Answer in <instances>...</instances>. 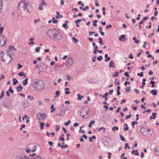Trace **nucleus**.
<instances>
[{"label": "nucleus", "mask_w": 159, "mask_h": 159, "mask_svg": "<svg viewBox=\"0 0 159 159\" xmlns=\"http://www.w3.org/2000/svg\"><path fill=\"white\" fill-rule=\"evenodd\" d=\"M157 90H152L150 91L151 93L154 95H156L157 94Z\"/></svg>", "instance_id": "4468645a"}, {"label": "nucleus", "mask_w": 159, "mask_h": 159, "mask_svg": "<svg viewBox=\"0 0 159 159\" xmlns=\"http://www.w3.org/2000/svg\"><path fill=\"white\" fill-rule=\"evenodd\" d=\"M82 20L81 19H78V20H75V24H78V23H80L81 21Z\"/></svg>", "instance_id": "72a5a7b5"}, {"label": "nucleus", "mask_w": 159, "mask_h": 159, "mask_svg": "<svg viewBox=\"0 0 159 159\" xmlns=\"http://www.w3.org/2000/svg\"><path fill=\"white\" fill-rule=\"evenodd\" d=\"M78 4H80L82 6H84V4L83 3H82L81 1H79L78 2Z\"/></svg>", "instance_id": "338daca9"}, {"label": "nucleus", "mask_w": 159, "mask_h": 159, "mask_svg": "<svg viewBox=\"0 0 159 159\" xmlns=\"http://www.w3.org/2000/svg\"><path fill=\"white\" fill-rule=\"evenodd\" d=\"M28 78H26L24 80L22 84L23 85L25 86L28 84Z\"/></svg>", "instance_id": "2eb2a0df"}, {"label": "nucleus", "mask_w": 159, "mask_h": 159, "mask_svg": "<svg viewBox=\"0 0 159 159\" xmlns=\"http://www.w3.org/2000/svg\"><path fill=\"white\" fill-rule=\"evenodd\" d=\"M56 30V29L55 28L49 29L47 31L46 34L51 39H52V37H51V34H52V35H53Z\"/></svg>", "instance_id": "20e7f679"}, {"label": "nucleus", "mask_w": 159, "mask_h": 159, "mask_svg": "<svg viewBox=\"0 0 159 159\" xmlns=\"http://www.w3.org/2000/svg\"><path fill=\"white\" fill-rule=\"evenodd\" d=\"M96 57L95 55L93 56L92 57V60H93V62H95L96 61Z\"/></svg>", "instance_id": "de8ad7c7"}, {"label": "nucleus", "mask_w": 159, "mask_h": 159, "mask_svg": "<svg viewBox=\"0 0 159 159\" xmlns=\"http://www.w3.org/2000/svg\"><path fill=\"white\" fill-rule=\"evenodd\" d=\"M98 40H99V43L101 45H103V44H102L103 42L102 38H101L99 37L98 39Z\"/></svg>", "instance_id": "c03bdc74"}, {"label": "nucleus", "mask_w": 159, "mask_h": 159, "mask_svg": "<svg viewBox=\"0 0 159 159\" xmlns=\"http://www.w3.org/2000/svg\"><path fill=\"white\" fill-rule=\"evenodd\" d=\"M131 116V114H129V115H126L125 116V118L126 119H128V118H129Z\"/></svg>", "instance_id": "052dcab7"}, {"label": "nucleus", "mask_w": 159, "mask_h": 159, "mask_svg": "<svg viewBox=\"0 0 159 159\" xmlns=\"http://www.w3.org/2000/svg\"><path fill=\"white\" fill-rule=\"evenodd\" d=\"M72 63V59L71 58H69L68 59H67L66 60L65 66H70Z\"/></svg>", "instance_id": "6e6552de"}, {"label": "nucleus", "mask_w": 159, "mask_h": 159, "mask_svg": "<svg viewBox=\"0 0 159 159\" xmlns=\"http://www.w3.org/2000/svg\"><path fill=\"white\" fill-rule=\"evenodd\" d=\"M40 48L39 47H37L35 49V51L37 52H39V49Z\"/></svg>", "instance_id": "603ef678"}, {"label": "nucleus", "mask_w": 159, "mask_h": 159, "mask_svg": "<svg viewBox=\"0 0 159 159\" xmlns=\"http://www.w3.org/2000/svg\"><path fill=\"white\" fill-rule=\"evenodd\" d=\"M13 84L14 85H15L16 84V83H17L18 82V81L17 80H16V78H13Z\"/></svg>", "instance_id": "393cba45"}, {"label": "nucleus", "mask_w": 159, "mask_h": 159, "mask_svg": "<svg viewBox=\"0 0 159 159\" xmlns=\"http://www.w3.org/2000/svg\"><path fill=\"white\" fill-rule=\"evenodd\" d=\"M56 127H57V128L56 129V131H58L60 128V126L57 125Z\"/></svg>", "instance_id": "680f3d73"}, {"label": "nucleus", "mask_w": 159, "mask_h": 159, "mask_svg": "<svg viewBox=\"0 0 159 159\" xmlns=\"http://www.w3.org/2000/svg\"><path fill=\"white\" fill-rule=\"evenodd\" d=\"M118 129L119 128L117 126H114L112 128V130L114 132L116 130H118Z\"/></svg>", "instance_id": "2f4dec72"}, {"label": "nucleus", "mask_w": 159, "mask_h": 159, "mask_svg": "<svg viewBox=\"0 0 159 159\" xmlns=\"http://www.w3.org/2000/svg\"><path fill=\"white\" fill-rule=\"evenodd\" d=\"M16 89H17L16 90L17 92H21L23 89V87L21 85H19L17 87Z\"/></svg>", "instance_id": "9b49d317"}, {"label": "nucleus", "mask_w": 159, "mask_h": 159, "mask_svg": "<svg viewBox=\"0 0 159 159\" xmlns=\"http://www.w3.org/2000/svg\"><path fill=\"white\" fill-rule=\"evenodd\" d=\"M39 10H43V8L42 7V5H40L39 7H38Z\"/></svg>", "instance_id": "13d9d810"}, {"label": "nucleus", "mask_w": 159, "mask_h": 159, "mask_svg": "<svg viewBox=\"0 0 159 159\" xmlns=\"http://www.w3.org/2000/svg\"><path fill=\"white\" fill-rule=\"evenodd\" d=\"M18 75L19 76H24V75H26V74L24 73L23 72L21 71L18 74Z\"/></svg>", "instance_id": "a878e982"}, {"label": "nucleus", "mask_w": 159, "mask_h": 159, "mask_svg": "<svg viewBox=\"0 0 159 159\" xmlns=\"http://www.w3.org/2000/svg\"><path fill=\"white\" fill-rule=\"evenodd\" d=\"M4 54V52H3L2 51H1V55H0V56H1V57H2V58H1V60L2 61H3V58H4V56H3V55Z\"/></svg>", "instance_id": "f3484780"}, {"label": "nucleus", "mask_w": 159, "mask_h": 159, "mask_svg": "<svg viewBox=\"0 0 159 159\" xmlns=\"http://www.w3.org/2000/svg\"><path fill=\"white\" fill-rule=\"evenodd\" d=\"M60 94V91H59V90H57V91H56V95L57 96H58Z\"/></svg>", "instance_id": "6e6d98bb"}, {"label": "nucleus", "mask_w": 159, "mask_h": 159, "mask_svg": "<svg viewBox=\"0 0 159 159\" xmlns=\"http://www.w3.org/2000/svg\"><path fill=\"white\" fill-rule=\"evenodd\" d=\"M9 49L11 50H15V51H16V49L14 47L12 46H9Z\"/></svg>", "instance_id": "473e14b6"}, {"label": "nucleus", "mask_w": 159, "mask_h": 159, "mask_svg": "<svg viewBox=\"0 0 159 159\" xmlns=\"http://www.w3.org/2000/svg\"><path fill=\"white\" fill-rule=\"evenodd\" d=\"M156 114L155 113H153L152 116H153V119H155L156 118Z\"/></svg>", "instance_id": "5fc2aeb1"}, {"label": "nucleus", "mask_w": 159, "mask_h": 159, "mask_svg": "<svg viewBox=\"0 0 159 159\" xmlns=\"http://www.w3.org/2000/svg\"><path fill=\"white\" fill-rule=\"evenodd\" d=\"M96 139V136L94 135H93V136H92V137H90L89 138V141H90V142H93L92 139Z\"/></svg>", "instance_id": "b1692460"}, {"label": "nucleus", "mask_w": 159, "mask_h": 159, "mask_svg": "<svg viewBox=\"0 0 159 159\" xmlns=\"http://www.w3.org/2000/svg\"><path fill=\"white\" fill-rule=\"evenodd\" d=\"M41 119L43 120L46 118V115L45 113H41Z\"/></svg>", "instance_id": "ddd939ff"}, {"label": "nucleus", "mask_w": 159, "mask_h": 159, "mask_svg": "<svg viewBox=\"0 0 159 159\" xmlns=\"http://www.w3.org/2000/svg\"><path fill=\"white\" fill-rule=\"evenodd\" d=\"M34 82L35 84V86L34 87V89L35 90H41L43 89H44L45 85L43 81L38 79H35L34 80Z\"/></svg>", "instance_id": "f257e3e1"}, {"label": "nucleus", "mask_w": 159, "mask_h": 159, "mask_svg": "<svg viewBox=\"0 0 159 159\" xmlns=\"http://www.w3.org/2000/svg\"><path fill=\"white\" fill-rule=\"evenodd\" d=\"M62 26L65 28L67 29L68 27V26L67 25L66 23H64L62 25Z\"/></svg>", "instance_id": "c9c22d12"}, {"label": "nucleus", "mask_w": 159, "mask_h": 159, "mask_svg": "<svg viewBox=\"0 0 159 159\" xmlns=\"http://www.w3.org/2000/svg\"><path fill=\"white\" fill-rule=\"evenodd\" d=\"M40 5H44L46 6L47 5V3L46 2H45L44 1H43L41 2Z\"/></svg>", "instance_id": "37998d69"}, {"label": "nucleus", "mask_w": 159, "mask_h": 159, "mask_svg": "<svg viewBox=\"0 0 159 159\" xmlns=\"http://www.w3.org/2000/svg\"><path fill=\"white\" fill-rule=\"evenodd\" d=\"M137 75L139 76H140V77H143V72H141L140 73H138L137 74Z\"/></svg>", "instance_id": "09e8293b"}, {"label": "nucleus", "mask_w": 159, "mask_h": 159, "mask_svg": "<svg viewBox=\"0 0 159 159\" xmlns=\"http://www.w3.org/2000/svg\"><path fill=\"white\" fill-rule=\"evenodd\" d=\"M88 81L89 83H93L95 84V82H93V80L92 79H90L88 80Z\"/></svg>", "instance_id": "49530a36"}, {"label": "nucleus", "mask_w": 159, "mask_h": 159, "mask_svg": "<svg viewBox=\"0 0 159 159\" xmlns=\"http://www.w3.org/2000/svg\"><path fill=\"white\" fill-rule=\"evenodd\" d=\"M58 110H59V111H60V112H60V113L59 114H58V115L59 116H63V115H63V114H62L61 113V112H62V108H60V109H58Z\"/></svg>", "instance_id": "c756f323"}, {"label": "nucleus", "mask_w": 159, "mask_h": 159, "mask_svg": "<svg viewBox=\"0 0 159 159\" xmlns=\"http://www.w3.org/2000/svg\"><path fill=\"white\" fill-rule=\"evenodd\" d=\"M26 2L25 1H21L20 2L18 5L19 10L23 9L24 10V7H25Z\"/></svg>", "instance_id": "39448f33"}, {"label": "nucleus", "mask_w": 159, "mask_h": 159, "mask_svg": "<svg viewBox=\"0 0 159 159\" xmlns=\"http://www.w3.org/2000/svg\"><path fill=\"white\" fill-rule=\"evenodd\" d=\"M138 123V122L137 121H133L132 123V125L133 126V127H134V125L135 124H137Z\"/></svg>", "instance_id": "ea45409f"}, {"label": "nucleus", "mask_w": 159, "mask_h": 159, "mask_svg": "<svg viewBox=\"0 0 159 159\" xmlns=\"http://www.w3.org/2000/svg\"><path fill=\"white\" fill-rule=\"evenodd\" d=\"M95 32L90 31L89 32V34L90 35H92L93 34H95Z\"/></svg>", "instance_id": "69168bd1"}, {"label": "nucleus", "mask_w": 159, "mask_h": 159, "mask_svg": "<svg viewBox=\"0 0 159 159\" xmlns=\"http://www.w3.org/2000/svg\"><path fill=\"white\" fill-rule=\"evenodd\" d=\"M78 96V99L79 100H81V98H84V96H81V94L79 93H78L77 94Z\"/></svg>", "instance_id": "412c9836"}, {"label": "nucleus", "mask_w": 159, "mask_h": 159, "mask_svg": "<svg viewBox=\"0 0 159 159\" xmlns=\"http://www.w3.org/2000/svg\"><path fill=\"white\" fill-rule=\"evenodd\" d=\"M8 91L12 94H13L14 93V91L12 89V88L11 87H9Z\"/></svg>", "instance_id": "7c9ffc66"}, {"label": "nucleus", "mask_w": 159, "mask_h": 159, "mask_svg": "<svg viewBox=\"0 0 159 159\" xmlns=\"http://www.w3.org/2000/svg\"><path fill=\"white\" fill-rule=\"evenodd\" d=\"M65 93L66 95L67 94H70V92L69 90V91H68L65 90Z\"/></svg>", "instance_id": "0e129e2a"}, {"label": "nucleus", "mask_w": 159, "mask_h": 159, "mask_svg": "<svg viewBox=\"0 0 159 159\" xmlns=\"http://www.w3.org/2000/svg\"><path fill=\"white\" fill-rule=\"evenodd\" d=\"M63 16L62 15H59V16H56V18H57V19H59V18H61L62 17H63Z\"/></svg>", "instance_id": "3c124183"}, {"label": "nucleus", "mask_w": 159, "mask_h": 159, "mask_svg": "<svg viewBox=\"0 0 159 159\" xmlns=\"http://www.w3.org/2000/svg\"><path fill=\"white\" fill-rule=\"evenodd\" d=\"M4 29V27H2L0 28V34L2 33V30Z\"/></svg>", "instance_id": "774afa93"}, {"label": "nucleus", "mask_w": 159, "mask_h": 159, "mask_svg": "<svg viewBox=\"0 0 159 159\" xmlns=\"http://www.w3.org/2000/svg\"><path fill=\"white\" fill-rule=\"evenodd\" d=\"M102 129H103V132H105V130H106V128H104V127H100L99 129V131H101V130Z\"/></svg>", "instance_id": "a18cd8bd"}, {"label": "nucleus", "mask_w": 159, "mask_h": 159, "mask_svg": "<svg viewBox=\"0 0 159 159\" xmlns=\"http://www.w3.org/2000/svg\"><path fill=\"white\" fill-rule=\"evenodd\" d=\"M125 35H122L119 38V40L123 42L125 41V40L124 39L125 38Z\"/></svg>", "instance_id": "f8f14e48"}, {"label": "nucleus", "mask_w": 159, "mask_h": 159, "mask_svg": "<svg viewBox=\"0 0 159 159\" xmlns=\"http://www.w3.org/2000/svg\"><path fill=\"white\" fill-rule=\"evenodd\" d=\"M125 146L124 147V148L125 149H126L127 148V147L128 148V149H130V147L129 146L128 144L127 143H126L125 144Z\"/></svg>", "instance_id": "a19ab883"}, {"label": "nucleus", "mask_w": 159, "mask_h": 159, "mask_svg": "<svg viewBox=\"0 0 159 159\" xmlns=\"http://www.w3.org/2000/svg\"><path fill=\"white\" fill-rule=\"evenodd\" d=\"M73 41L75 43H76L79 41L78 40L76 39L75 37H73L72 38Z\"/></svg>", "instance_id": "bb28decb"}, {"label": "nucleus", "mask_w": 159, "mask_h": 159, "mask_svg": "<svg viewBox=\"0 0 159 159\" xmlns=\"http://www.w3.org/2000/svg\"><path fill=\"white\" fill-rule=\"evenodd\" d=\"M103 57L102 56H100L97 58V59L99 61H101Z\"/></svg>", "instance_id": "79ce46f5"}, {"label": "nucleus", "mask_w": 159, "mask_h": 159, "mask_svg": "<svg viewBox=\"0 0 159 159\" xmlns=\"http://www.w3.org/2000/svg\"><path fill=\"white\" fill-rule=\"evenodd\" d=\"M10 51L9 50L6 51V53H4L3 55L4 58L3 59V61H9L8 62H10L11 61V56L10 54Z\"/></svg>", "instance_id": "7ed1b4c3"}, {"label": "nucleus", "mask_w": 159, "mask_h": 159, "mask_svg": "<svg viewBox=\"0 0 159 159\" xmlns=\"http://www.w3.org/2000/svg\"><path fill=\"white\" fill-rule=\"evenodd\" d=\"M31 7L30 3L27 2L26 3L25 7H24V10L26 11L27 12H30V10L31 9Z\"/></svg>", "instance_id": "423d86ee"}, {"label": "nucleus", "mask_w": 159, "mask_h": 159, "mask_svg": "<svg viewBox=\"0 0 159 159\" xmlns=\"http://www.w3.org/2000/svg\"><path fill=\"white\" fill-rule=\"evenodd\" d=\"M4 92L3 91H2L0 96V99L2 98L4 96Z\"/></svg>", "instance_id": "4c0bfd02"}, {"label": "nucleus", "mask_w": 159, "mask_h": 159, "mask_svg": "<svg viewBox=\"0 0 159 159\" xmlns=\"http://www.w3.org/2000/svg\"><path fill=\"white\" fill-rule=\"evenodd\" d=\"M29 158L25 155H19L16 157V159H29Z\"/></svg>", "instance_id": "1a4fd4ad"}, {"label": "nucleus", "mask_w": 159, "mask_h": 159, "mask_svg": "<svg viewBox=\"0 0 159 159\" xmlns=\"http://www.w3.org/2000/svg\"><path fill=\"white\" fill-rule=\"evenodd\" d=\"M155 152L157 153L156 154L159 155V147H158L155 149Z\"/></svg>", "instance_id": "c85d7f7f"}, {"label": "nucleus", "mask_w": 159, "mask_h": 159, "mask_svg": "<svg viewBox=\"0 0 159 159\" xmlns=\"http://www.w3.org/2000/svg\"><path fill=\"white\" fill-rule=\"evenodd\" d=\"M112 26L110 24L109 25V26H108V25H106V28L107 29H109L110 28L112 27Z\"/></svg>", "instance_id": "e2e57ef3"}, {"label": "nucleus", "mask_w": 159, "mask_h": 159, "mask_svg": "<svg viewBox=\"0 0 159 159\" xmlns=\"http://www.w3.org/2000/svg\"><path fill=\"white\" fill-rule=\"evenodd\" d=\"M132 39L134 40V42L136 44H138L139 43V41L137 39H136L135 37H133Z\"/></svg>", "instance_id": "5701e85b"}, {"label": "nucleus", "mask_w": 159, "mask_h": 159, "mask_svg": "<svg viewBox=\"0 0 159 159\" xmlns=\"http://www.w3.org/2000/svg\"><path fill=\"white\" fill-rule=\"evenodd\" d=\"M124 75L126 76L127 77H129V75L128 74V72H125V73H124Z\"/></svg>", "instance_id": "4d7b16f0"}, {"label": "nucleus", "mask_w": 159, "mask_h": 159, "mask_svg": "<svg viewBox=\"0 0 159 159\" xmlns=\"http://www.w3.org/2000/svg\"><path fill=\"white\" fill-rule=\"evenodd\" d=\"M18 67H17V69H19L22 67V66L20 63H18Z\"/></svg>", "instance_id": "bf43d9fd"}, {"label": "nucleus", "mask_w": 159, "mask_h": 159, "mask_svg": "<svg viewBox=\"0 0 159 159\" xmlns=\"http://www.w3.org/2000/svg\"><path fill=\"white\" fill-rule=\"evenodd\" d=\"M120 138L122 141H125V139L123 136L121 135H120Z\"/></svg>", "instance_id": "8fccbe9b"}, {"label": "nucleus", "mask_w": 159, "mask_h": 159, "mask_svg": "<svg viewBox=\"0 0 159 159\" xmlns=\"http://www.w3.org/2000/svg\"><path fill=\"white\" fill-rule=\"evenodd\" d=\"M27 98L29 99L30 100H32L34 99L33 97H31L30 95H28L27 97Z\"/></svg>", "instance_id": "864d4df0"}, {"label": "nucleus", "mask_w": 159, "mask_h": 159, "mask_svg": "<svg viewBox=\"0 0 159 159\" xmlns=\"http://www.w3.org/2000/svg\"><path fill=\"white\" fill-rule=\"evenodd\" d=\"M88 149L90 153H93L95 152V149L93 146H90Z\"/></svg>", "instance_id": "9d476101"}, {"label": "nucleus", "mask_w": 159, "mask_h": 159, "mask_svg": "<svg viewBox=\"0 0 159 159\" xmlns=\"http://www.w3.org/2000/svg\"><path fill=\"white\" fill-rule=\"evenodd\" d=\"M143 129H144V127L143 126H142L141 128L140 132L141 133L142 135L143 134V133L145 132V130Z\"/></svg>", "instance_id": "e433bc0d"}, {"label": "nucleus", "mask_w": 159, "mask_h": 159, "mask_svg": "<svg viewBox=\"0 0 159 159\" xmlns=\"http://www.w3.org/2000/svg\"><path fill=\"white\" fill-rule=\"evenodd\" d=\"M108 93L106 92L102 96V98H105V100L106 101H107V96L108 95Z\"/></svg>", "instance_id": "6ab92c4d"}, {"label": "nucleus", "mask_w": 159, "mask_h": 159, "mask_svg": "<svg viewBox=\"0 0 159 159\" xmlns=\"http://www.w3.org/2000/svg\"><path fill=\"white\" fill-rule=\"evenodd\" d=\"M44 125V123L43 122L41 123L40 124L39 126L40 127V129H43Z\"/></svg>", "instance_id": "cd10ccee"}, {"label": "nucleus", "mask_w": 159, "mask_h": 159, "mask_svg": "<svg viewBox=\"0 0 159 159\" xmlns=\"http://www.w3.org/2000/svg\"><path fill=\"white\" fill-rule=\"evenodd\" d=\"M125 90L128 92V93L129 92L130 90V87H127L125 88Z\"/></svg>", "instance_id": "58836bf2"}, {"label": "nucleus", "mask_w": 159, "mask_h": 159, "mask_svg": "<svg viewBox=\"0 0 159 159\" xmlns=\"http://www.w3.org/2000/svg\"><path fill=\"white\" fill-rule=\"evenodd\" d=\"M3 106L4 107L9 109V106L7 105V103H5L4 102H3Z\"/></svg>", "instance_id": "f704fd0d"}, {"label": "nucleus", "mask_w": 159, "mask_h": 159, "mask_svg": "<svg viewBox=\"0 0 159 159\" xmlns=\"http://www.w3.org/2000/svg\"><path fill=\"white\" fill-rule=\"evenodd\" d=\"M95 123V121L94 120H92L90 122V123L89 124V125H88L89 127L90 128H91L92 127V124H94Z\"/></svg>", "instance_id": "a211bd4d"}, {"label": "nucleus", "mask_w": 159, "mask_h": 159, "mask_svg": "<svg viewBox=\"0 0 159 159\" xmlns=\"http://www.w3.org/2000/svg\"><path fill=\"white\" fill-rule=\"evenodd\" d=\"M88 114L87 111L86 110L82 109L80 111V116L83 118H84L85 116H87Z\"/></svg>", "instance_id": "0eeeda50"}, {"label": "nucleus", "mask_w": 159, "mask_h": 159, "mask_svg": "<svg viewBox=\"0 0 159 159\" xmlns=\"http://www.w3.org/2000/svg\"><path fill=\"white\" fill-rule=\"evenodd\" d=\"M53 107H54V105L53 104H52L50 107V108L51 109V110L50 111L51 112H53L55 110L56 108H54Z\"/></svg>", "instance_id": "4be33fe9"}, {"label": "nucleus", "mask_w": 159, "mask_h": 159, "mask_svg": "<svg viewBox=\"0 0 159 159\" xmlns=\"http://www.w3.org/2000/svg\"><path fill=\"white\" fill-rule=\"evenodd\" d=\"M114 61L113 60L111 61L109 63V67L113 68H115L116 67L114 66H112V65H114Z\"/></svg>", "instance_id": "dca6fc26"}, {"label": "nucleus", "mask_w": 159, "mask_h": 159, "mask_svg": "<svg viewBox=\"0 0 159 159\" xmlns=\"http://www.w3.org/2000/svg\"><path fill=\"white\" fill-rule=\"evenodd\" d=\"M51 37L56 41H60L62 39L61 33L57 30L53 35H52Z\"/></svg>", "instance_id": "f03ea898"}, {"label": "nucleus", "mask_w": 159, "mask_h": 159, "mask_svg": "<svg viewBox=\"0 0 159 159\" xmlns=\"http://www.w3.org/2000/svg\"><path fill=\"white\" fill-rule=\"evenodd\" d=\"M41 113H39L36 115V118L39 120H41Z\"/></svg>", "instance_id": "aec40b11"}]
</instances>
